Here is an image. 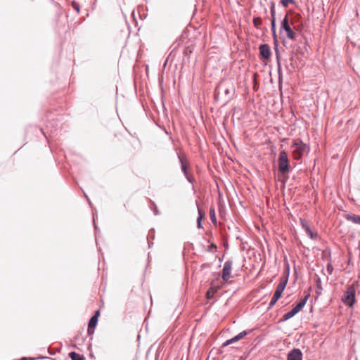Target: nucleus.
I'll return each mask as SVG.
<instances>
[{
	"label": "nucleus",
	"mask_w": 360,
	"mask_h": 360,
	"mask_svg": "<svg viewBox=\"0 0 360 360\" xmlns=\"http://www.w3.org/2000/svg\"><path fill=\"white\" fill-rule=\"evenodd\" d=\"M291 147L293 148L292 151V157L297 160H300L304 153L309 150L308 146L303 143L301 139L294 140Z\"/></svg>",
	"instance_id": "nucleus-5"
},
{
	"label": "nucleus",
	"mask_w": 360,
	"mask_h": 360,
	"mask_svg": "<svg viewBox=\"0 0 360 360\" xmlns=\"http://www.w3.org/2000/svg\"><path fill=\"white\" fill-rule=\"evenodd\" d=\"M34 359L28 358V357H22L19 360H34Z\"/></svg>",
	"instance_id": "nucleus-36"
},
{
	"label": "nucleus",
	"mask_w": 360,
	"mask_h": 360,
	"mask_svg": "<svg viewBox=\"0 0 360 360\" xmlns=\"http://www.w3.org/2000/svg\"><path fill=\"white\" fill-rule=\"evenodd\" d=\"M316 294L317 296H319L321 294L322 292V285H321V280L320 277L318 275H316Z\"/></svg>",
	"instance_id": "nucleus-17"
},
{
	"label": "nucleus",
	"mask_w": 360,
	"mask_h": 360,
	"mask_svg": "<svg viewBox=\"0 0 360 360\" xmlns=\"http://www.w3.org/2000/svg\"><path fill=\"white\" fill-rule=\"evenodd\" d=\"M216 250H217V245L215 244L212 243L208 246L207 251L210 252H214V251H216Z\"/></svg>",
	"instance_id": "nucleus-30"
},
{
	"label": "nucleus",
	"mask_w": 360,
	"mask_h": 360,
	"mask_svg": "<svg viewBox=\"0 0 360 360\" xmlns=\"http://www.w3.org/2000/svg\"><path fill=\"white\" fill-rule=\"evenodd\" d=\"M231 344H232V343H231V342L230 341V340H227L226 341H225V342L222 344L221 347H227V346H229V345H231Z\"/></svg>",
	"instance_id": "nucleus-32"
},
{
	"label": "nucleus",
	"mask_w": 360,
	"mask_h": 360,
	"mask_svg": "<svg viewBox=\"0 0 360 360\" xmlns=\"http://www.w3.org/2000/svg\"><path fill=\"white\" fill-rule=\"evenodd\" d=\"M93 216L94 217V212H93ZM94 229H95L96 231H99L97 225L95 223V219H94Z\"/></svg>",
	"instance_id": "nucleus-33"
},
{
	"label": "nucleus",
	"mask_w": 360,
	"mask_h": 360,
	"mask_svg": "<svg viewBox=\"0 0 360 360\" xmlns=\"http://www.w3.org/2000/svg\"><path fill=\"white\" fill-rule=\"evenodd\" d=\"M291 25L289 16L286 14L281 22L280 32H282L283 30L286 32L291 30Z\"/></svg>",
	"instance_id": "nucleus-11"
},
{
	"label": "nucleus",
	"mask_w": 360,
	"mask_h": 360,
	"mask_svg": "<svg viewBox=\"0 0 360 360\" xmlns=\"http://www.w3.org/2000/svg\"><path fill=\"white\" fill-rule=\"evenodd\" d=\"M197 227L198 229H202L203 226H202V222H197Z\"/></svg>",
	"instance_id": "nucleus-37"
},
{
	"label": "nucleus",
	"mask_w": 360,
	"mask_h": 360,
	"mask_svg": "<svg viewBox=\"0 0 360 360\" xmlns=\"http://www.w3.org/2000/svg\"><path fill=\"white\" fill-rule=\"evenodd\" d=\"M231 266H232L231 260H227L224 264V267L222 269L221 278L224 281H228V279L230 277Z\"/></svg>",
	"instance_id": "nucleus-10"
},
{
	"label": "nucleus",
	"mask_w": 360,
	"mask_h": 360,
	"mask_svg": "<svg viewBox=\"0 0 360 360\" xmlns=\"http://www.w3.org/2000/svg\"><path fill=\"white\" fill-rule=\"evenodd\" d=\"M295 30H300L299 28H297L296 26L294 27V29H291L290 30L286 31L287 37L289 39L295 40L296 39L297 34Z\"/></svg>",
	"instance_id": "nucleus-18"
},
{
	"label": "nucleus",
	"mask_w": 360,
	"mask_h": 360,
	"mask_svg": "<svg viewBox=\"0 0 360 360\" xmlns=\"http://www.w3.org/2000/svg\"><path fill=\"white\" fill-rule=\"evenodd\" d=\"M166 134H169V136H172L171 133H170V134H169V133H168V131H166ZM170 138L172 139V136H170Z\"/></svg>",
	"instance_id": "nucleus-42"
},
{
	"label": "nucleus",
	"mask_w": 360,
	"mask_h": 360,
	"mask_svg": "<svg viewBox=\"0 0 360 360\" xmlns=\"http://www.w3.org/2000/svg\"><path fill=\"white\" fill-rule=\"evenodd\" d=\"M177 158L179 159V163L181 165V169L182 173L184 174V176L187 179V181L191 183V184H193L195 181L194 177L189 174L188 169V163L185 160V158L181 155L177 153Z\"/></svg>",
	"instance_id": "nucleus-7"
},
{
	"label": "nucleus",
	"mask_w": 360,
	"mask_h": 360,
	"mask_svg": "<svg viewBox=\"0 0 360 360\" xmlns=\"http://www.w3.org/2000/svg\"><path fill=\"white\" fill-rule=\"evenodd\" d=\"M198 216H203L204 217V213L202 212L201 209L198 207Z\"/></svg>",
	"instance_id": "nucleus-34"
},
{
	"label": "nucleus",
	"mask_w": 360,
	"mask_h": 360,
	"mask_svg": "<svg viewBox=\"0 0 360 360\" xmlns=\"http://www.w3.org/2000/svg\"><path fill=\"white\" fill-rule=\"evenodd\" d=\"M296 314H295V312L292 311V309L290 310L289 311H288L287 313L284 314L282 316V318L281 319L280 321H285L290 319H291L292 317H293L294 316H295Z\"/></svg>",
	"instance_id": "nucleus-20"
},
{
	"label": "nucleus",
	"mask_w": 360,
	"mask_h": 360,
	"mask_svg": "<svg viewBox=\"0 0 360 360\" xmlns=\"http://www.w3.org/2000/svg\"><path fill=\"white\" fill-rule=\"evenodd\" d=\"M98 319L96 318L91 317L88 323L87 333L89 335H92L94 333L95 328L98 324Z\"/></svg>",
	"instance_id": "nucleus-14"
},
{
	"label": "nucleus",
	"mask_w": 360,
	"mask_h": 360,
	"mask_svg": "<svg viewBox=\"0 0 360 360\" xmlns=\"http://www.w3.org/2000/svg\"><path fill=\"white\" fill-rule=\"evenodd\" d=\"M326 271L329 274H332V273L333 271V267L330 260L326 265Z\"/></svg>",
	"instance_id": "nucleus-29"
},
{
	"label": "nucleus",
	"mask_w": 360,
	"mask_h": 360,
	"mask_svg": "<svg viewBox=\"0 0 360 360\" xmlns=\"http://www.w3.org/2000/svg\"><path fill=\"white\" fill-rule=\"evenodd\" d=\"M278 163L280 175L287 179L288 178V174L290 172V165L288 153L285 150H281L280 152Z\"/></svg>",
	"instance_id": "nucleus-3"
},
{
	"label": "nucleus",
	"mask_w": 360,
	"mask_h": 360,
	"mask_svg": "<svg viewBox=\"0 0 360 360\" xmlns=\"http://www.w3.org/2000/svg\"><path fill=\"white\" fill-rule=\"evenodd\" d=\"M100 314H101V311L100 309H98L95 311L94 314L92 316V317L94 318H96L97 319H98V317L100 316Z\"/></svg>",
	"instance_id": "nucleus-31"
},
{
	"label": "nucleus",
	"mask_w": 360,
	"mask_h": 360,
	"mask_svg": "<svg viewBox=\"0 0 360 360\" xmlns=\"http://www.w3.org/2000/svg\"><path fill=\"white\" fill-rule=\"evenodd\" d=\"M262 23V20L260 17H254L253 24L255 27L259 28Z\"/></svg>",
	"instance_id": "nucleus-26"
},
{
	"label": "nucleus",
	"mask_w": 360,
	"mask_h": 360,
	"mask_svg": "<svg viewBox=\"0 0 360 360\" xmlns=\"http://www.w3.org/2000/svg\"><path fill=\"white\" fill-rule=\"evenodd\" d=\"M210 219L212 221V222L216 225L217 223V217H216V215H215V210L214 207H211L210 209Z\"/></svg>",
	"instance_id": "nucleus-21"
},
{
	"label": "nucleus",
	"mask_w": 360,
	"mask_h": 360,
	"mask_svg": "<svg viewBox=\"0 0 360 360\" xmlns=\"http://www.w3.org/2000/svg\"><path fill=\"white\" fill-rule=\"evenodd\" d=\"M259 56L262 60H269L271 56V49L268 44H262L259 46Z\"/></svg>",
	"instance_id": "nucleus-8"
},
{
	"label": "nucleus",
	"mask_w": 360,
	"mask_h": 360,
	"mask_svg": "<svg viewBox=\"0 0 360 360\" xmlns=\"http://www.w3.org/2000/svg\"><path fill=\"white\" fill-rule=\"evenodd\" d=\"M252 330H243L229 340L231 342V343L233 344V343L239 341L240 340L243 339L245 335L250 334L252 333Z\"/></svg>",
	"instance_id": "nucleus-16"
},
{
	"label": "nucleus",
	"mask_w": 360,
	"mask_h": 360,
	"mask_svg": "<svg viewBox=\"0 0 360 360\" xmlns=\"http://www.w3.org/2000/svg\"><path fill=\"white\" fill-rule=\"evenodd\" d=\"M302 357L303 354L300 349L293 348L288 352L287 360H302Z\"/></svg>",
	"instance_id": "nucleus-9"
},
{
	"label": "nucleus",
	"mask_w": 360,
	"mask_h": 360,
	"mask_svg": "<svg viewBox=\"0 0 360 360\" xmlns=\"http://www.w3.org/2000/svg\"><path fill=\"white\" fill-rule=\"evenodd\" d=\"M347 221H352L354 224L360 225V215L352 213H347L345 214Z\"/></svg>",
	"instance_id": "nucleus-15"
},
{
	"label": "nucleus",
	"mask_w": 360,
	"mask_h": 360,
	"mask_svg": "<svg viewBox=\"0 0 360 360\" xmlns=\"http://www.w3.org/2000/svg\"><path fill=\"white\" fill-rule=\"evenodd\" d=\"M342 302L349 307H353L356 300V290L354 285H349L342 297Z\"/></svg>",
	"instance_id": "nucleus-6"
},
{
	"label": "nucleus",
	"mask_w": 360,
	"mask_h": 360,
	"mask_svg": "<svg viewBox=\"0 0 360 360\" xmlns=\"http://www.w3.org/2000/svg\"><path fill=\"white\" fill-rule=\"evenodd\" d=\"M280 4L282 6L286 8L288 7L290 4H295L296 2L295 0H281L280 1Z\"/></svg>",
	"instance_id": "nucleus-22"
},
{
	"label": "nucleus",
	"mask_w": 360,
	"mask_h": 360,
	"mask_svg": "<svg viewBox=\"0 0 360 360\" xmlns=\"http://www.w3.org/2000/svg\"><path fill=\"white\" fill-rule=\"evenodd\" d=\"M49 353L51 355L55 354L56 352H53V350L51 348L49 349Z\"/></svg>",
	"instance_id": "nucleus-38"
},
{
	"label": "nucleus",
	"mask_w": 360,
	"mask_h": 360,
	"mask_svg": "<svg viewBox=\"0 0 360 360\" xmlns=\"http://www.w3.org/2000/svg\"><path fill=\"white\" fill-rule=\"evenodd\" d=\"M293 16L292 17V18L290 20V21L291 22V24L293 25L296 22H300V19H301V15L299 13H295V15H292Z\"/></svg>",
	"instance_id": "nucleus-25"
},
{
	"label": "nucleus",
	"mask_w": 360,
	"mask_h": 360,
	"mask_svg": "<svg viewBox=\"0 0 360 360\" xmlns=\"http://www.w3.org/2000/svg\"><path fill=\"white\" fill-rule=\"evenodd\" d=\"M71 5L72 8L77 11V13L79 12V4L77 1L75 0L72 1Z\"/></svg>",
	"instance_id": "nucleus-27"
},
{
	"label": "nucleus",
	"mask_w": 360,
	"mask_h": 360,
	"mask_svg": "<svg viewBox=\"0 0 360 360\" xmlns=\"http://www.w3.org/2000/svg\"><path fill=\"white\" fill-rule=\"evenodd\" d=\"M154 233H155L154 229H150V231L148 232V237H147L148 240H149V238H152V239L154 238V237H155ZM153 245V243L152 242L148 241V247L149 248L152 247Z\"/></svg>",
	"instance_id": "nucleus-23"
},
{
	"label": "nucleus",
	"mask_w": 360,
	"mask_h": 360,
	"mask_svg": "<svg viewBox=\"0 0 360 360\" xmlns=\"http://www.w3.org/2000/svg\"><path fill=\"white\" fill-rule=\"evenodd\" d=\"M330 255H331V250H330V248H326L322 252L323 258V259H329V261L330 260Z\"/></svg>",
	"instance_id": "nucleus-24"
},
{
	"label": "nucleus",
	"mask_w": 360,
	"mask_h": 360,
	"mask_svg": "<svg viewBox=\"0 0 360 360\" xmlns=\"http://www.w3.org/2000/svg\"><path fill=\"white\" fill-rule=\"evenodd\" d=\"M69 357L71 360H84L83 355H81L75 352H69Z\"/></svg>",
	"instance_id": "nucleus-19"
},
{
	"label": "nucleus",
	"mask_w": 360,
	"mask_h": 360,
	"mask_svg": "<svg viewBox=\"0 0 360 360\" xmlns=\"http://www.w3.org/2000/svg\"><path fill=\"white\" fill-rule=\"evenodd\" d=\"M207 298H208V299H210V292H207Z\"/></svg>",
	"instance_id": "nucleus-41"
},
{
	"label": "nucleus",
	"mask_w": 360,
	"mask_h": 360,
	"mask_svg": "<svg viewBox=\"0 0 360 360\" xmlns=\"http://www.w3.org/2000/svg\"><path fill=\"white\" fill-rule=\"evenodd\" d=\"M289 13L292 14V15H295L296 13L292 11V10H289L287 13V14L288 15Z\"/></svg>",
	"instance_id": "nucleus-39"
},
{
	"label": "nucleus",
	"mask_w": 360,
	"mask_h": 360,
	"mask_svg": "<svg viewBox=\"0 0 360 360\" xmlns=\"http://www.w3.org/2000/svg\"><path fill=\"white\" fill-rule=\"evenodd\" d=\"M300 224L311 239H314L316 237L317 235L312 232L306 220L300 219Z\"/></svg>",
	"instance_id": "nucleus-12"
},
{
	"label": "nucleus",
	"mask_w": 360,
	"mask_h": 360,
	"mask_svg": "<svg viewBox=\"0 0 360 360\" xmlns=\"http://www.w3.org/2000/svg\"><path fill=\"white\" fill-rule=\"evenodd\" d=\"M85 197H86V198L87 201L89 202V205H91V201H90V200H89V197H88L86 194H85Z\"/></svg>",
	"instance_id": "nucleus-40"
},
{
	"label": "nucleus",
	"mask_w": 360,
	"mask_h": 360,
	"mask_svg": "<svg viewBox=\"0 0 360 360\" xmlns=\"http://www.w3.org/2000/svg\"><path fill=\"white\" fill-rule=\"evenodd\" d=\"M309 297V295H305L302 300L292 309V311L295 312V314H297L298 312H300L302 308L305 306L307 300Z\"/></svg>",
	"instance_id": "nucleus-13"
},
{
	"label": "nucleus",
	"mask_w": 360,
	"mask_h": 360,
	"mask_svg": "<svg viewBox=\"0 0 360 360\" xmlns=\"http://www.w3.org/2000/svg\"><path fill=\"white\" fill-rule=\"evenodd\" d=\"M235 93L233 84L230 82L221 81L219 82L214 89V98L217 101L224 100L225 103H229L232 99V96Z\"/></svg>",
	"instance_id": "nucleus-2"
},
{
	"label": "nucleus",
	"mask_w": 360,
	"mask_h": 360,
	"mask_svg": "<svg viewBox=\"0 0 360 360\" xmlns=\"http://www.w3.org/2000/svg\"><path fill=\"white\" fill-rule=\"evenodd\" d=\"M270 14L271 17V30L272 32V37L274 40V51L276 59L277 62L278 73L280 74L281 71V64L280 61V51L278 49V40L276 34V10L275 4L273 1L270 2Z\"/></svg>",
	"instance_id": "nucleus-1"
},
{
	"label": "nucleus",
	"mask_w": 360,
	"mask_h": 360,
	"mask_svg": "<svg viewBox=\"0 0 360 360\" xmlns=\"http://www.w3.org/2000/svg\"><path fill=\"white\" fill-rule=\"evenodd\" d=\"M202 219L203 216H198L197 218V222H202Z\"/></svg>",
	"instance_id": "nucleus-35"
},
{
	"label": "nucleus",
	"mask_w": 360,
	"mask_h": 360,
	"mask_svg": "<svg viewBox=\"0 0 360 360\" xmlns=\"http://www.w3.org/2000/svg\"><path fill=\"white\" fill-rule=\"evenodd\" d=\"M288 276H289V272L288 271L285 274H284L281 276L280 283L277 285L276 289L273 295V297H271V300L269 302L268 309H271L277 302V301L281 297L282 294H283V292L287 285L288 281Z\"/></svg>",
	"instance_id": "nucleus-4"
},
{
	"label": "nucleus",
	"mask_w": 360,
	"mask_h": 360,
	"mask_svg": "<svg viewBox=\"0 0 360 360\" xmlns=\"http://www.w3.org/2000/svg\"><path fill=\"white\" fill-rule=\"evenodd\" d=\"M150 202L153 206V211L154 214L159 215L160 214V212L159 210L158 209L156 204L152 200H150Z\"/></svg>",
	"instance_id": "nucleus-28"
}]
</instances>
